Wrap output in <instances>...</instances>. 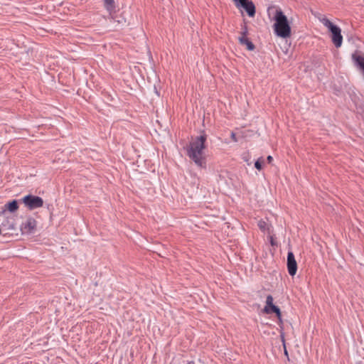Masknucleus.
Masks as SVG:
<instances>
[{"label": "nucleus", "mask_w": 364, "mask_h": 364, "mask_svg": "<svg viewBox=\"0 0 364 364\" xmlns=\"http://www.w3.org/2000/svg\"><path fill=\"white\" fill-rule=\"evenodd\" d=\"M319 21L331 33V40L334 46L336 48L341 47L343 42V36L341 35V28L338 26L334 25L328 18L325 16L320 18Z\"/></svg>", "instance_id": "7ed1b4c3"}, {"label": "nucleus", "mask_w": 364, "mask_h": 364, "mask_svg": "<svg viewBox=\"0 0 364 364\" xmlns=\"http://www.w3.org/2000/svg\"><path fill=\"white\" fill-rule=\"evenodd\" d=\"M267 161L268 163H271L273 161V158L272 156H268L267 158Z\"/></svg>", "instance_id": "dca6fc26"}, {"label": "nucleus", "mask_w": 364, "mask_h": 364, "mask_svg": "<svg viewBox=\"0 0 364 364\" xmlns=\"http://www.w3.org/2000/svg\"><path fill=\"white\" fill-rule=\"evenodd\" d=\"M274 31L275 34L281 38H287L291 36V29L287 16L282 10H277L274 15Z\"/></svg>", "instance_id": "f03ea898"}, {"label": "nucleus", "mask_w": 364, "mask_h": 364, "mask_svg": "<svg viewBox=\"0 0 364 364\" xmlns=\"http://www.w3.org/2000/svg\"><path fill=\"white\" fill-rule=\"evenodd\" d=\"M37 222L34 218H28L21 225V231L23 235H30L35 232Z\"/></svg>", "instance_id": "423d86ee"}, {"label": "nucleus", "mask_w": 364, "mask_h": 364, "mask_svg": "<svg viewBox=\"0 0 364 364\" xmlns=\"http://www.w3.org/2000/svg\"><path fill=\"white\" fill-rule=\"evenodd\" d=\"M258 227L264 232H267V234L269 235L270 238H273V236L272 235V226L269 225L267 222L264 220H260L258 222Z\"/></svg>", "instance_id": "9d476101"}, {"label": "nucleus", "mask_w": 364, "mask_h": 364, "mask_svg": "<svg viewBox=\"0 0 364 364\" xmlns=\"http://www.w3.org/2000/svg\"><path fill=\"white\" fill-rule=\"evenodd\" d=\"M206 139L205 134L193 138L186 149L188 157L200 167H205L206 164L205 156Z\"/></svg>", "instance_id": "f257e3e1"}, {"label": "nucleus", "mask_w": 364, "mask_h": 364, "mask_svg": "<svg viewBox=\"0 0 364 364\" xmlns=\"http://www.w3.org/2000/svg\"><path fill=\"white\" fill-rule=\"evenodd\" d=\"M21 200L29 210L41 208L43 205V200L36 196L27 195Z\"/></svg>", "instance_id": "20e7f679"}, {"label": "nucleus", "mask_w": 364, "mask_h": 364, "mask_svg": "<svg viewBox=\"0 0 364 364\" xmlns=\"http://www.w3.org/2000/svg\"><path fill=\"white\" fill-rule=\"evenodd\" d=\"M274 299L272 296L268 295L266 299V305L264 308V312L269 314L275 313L278 319L282 321V314L280 309L273 304Z\"/></svg>", "instance_id": "39448f33"}, {"label": "nucleus", "mask_w": 364, "mask_h": 364, "mask_svg": "<svg viewBox=\"0 0 364 364\" xmlns=\"http://www.w3.org/2000/svg\"><path fill=\"white\" fill-rule=\"evenodd\" d=\"M264 162V160L262 157L259 158L255 163V167L259 171L262 170Z\"/></svg>", "instance_id": "ddd939ff"}, {"label": "nucleus", "mask_w": 364, "mask_h": 364, "mask_svg": "<svg viewBox=\"0 0 364 364\" xmlns=\"http://www.w3.org/2000/svg\"><path fill=\"white\" fill-rule=\"evenodd\" d=\"M287 269L291 276H294L297 271V263L292 252L287 255Z\"/></svg>", "instance_id": "0eeeda50"}, {"label": "nucleus", "mask_w": 364, "mask_h": 364, "mask_svg": "<svg viewBox=\"0 0 364 364\" xmlns=\"http://www.w3.org/2000/svg\"><path fill=\"white\" fill-rule=\"evenodd\" d=\"M238 2L245 9L249 16L253 17L255 15V6L252 1L238 0Z\"/></svg>", "instance_id": "6e6552de"}, {"label": "nucleus", "mask_w": 364, "mask_h": 364, "mask_svg": "<svg viewBox=\"0 0 364 364\" xmlns=\"http://www.w3.org/2000/svg\"><path fill=\"white\" fill-rule=\"evenodd\" d=\"M5 209L11 213H14L18 209V202L16 200L7 203L5 205Z\"/></svg>", "instance_id": "9b49d317"}, {"label": "nucleus", "mask_w": 364, "mask_h": 364, "mask_svg": "<svg viewBox=\"0 0 364 364\" xmlns=\"http://www.w3.org/2000/svg\"><path fill=\"white\" fill-rule=\"evenodd\" d=\"M284 353H285V355H288V353H287V350L286 348H284Z\"/></svg>", "instance_id": "f3484780"}, {"label": "nucleus", "mask_w": 364, "mask_h": 364, "mask_svg": "<svg viewBox=\"0 0 364 364\" xmlns=\"http://www.w3.org/2000/svg\"><path fill=\"white\" fill-rule=\"evenodd\" d=\"M105 7L108 11H112L114 9V0H104Z\"/></svg>", "instance_id": "f8f14e48"}, {"label": "nucleus", "mask_w": 364, "mask_h": 364, "mask_svg": "<svg viewBox=\"0 0 364 364\" xmlns=\"http://www.w3.org/2000/svg\"><path fill=\"white\" fill-rule=\"evenodd\" d=\"M231 139H232V141H234L235 142L237 141V139L236 137V134L234 132L231 133Z\"/></svg>", "instance_id": "2eb2a0df"}, {"label": "nucleus", "mask_w": 364, "mask_h": 364, "mask_svg": "<svg viewBox=\"0 0 364 364\" xmlns=\"http://www.w3.org/2000/svg\"><path fill=\"white\" fill-rule=\"evenodd\" d=\"M239 42L241 45L245 46L249 50L255 49L254 44L247 38L245 32L242 33L241 36L239 37Z\"/></svg>", "instance_id": "1a4fd4ad"}, {"label": "nucleus", "mask_w": 364, "mask_h": 364, "mask_svg": "<svg viewBox=\"0 0 364 364\" xmlns=\"http://www.w3.org/2000/svg\"><path fill=\"white\" fill-rule=\"evenodd\" d=\"M280 336H281V340H282V343H283L284 348H285V346H286V345H285V338H284V333H283V332H281V335H280Z\"/></svg>", "instance_id": "4468645a"}]
</instances>
